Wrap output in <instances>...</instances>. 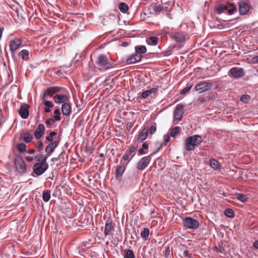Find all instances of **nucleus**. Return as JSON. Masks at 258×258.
I'll use <instances>...</instances> for the list:
<instances>
[{"instance_id":"obj_1","label":"nucleus","mask_w":258,"mask_h":258,"mask_svg":"<svg viewBox=\"0 0 258 258\" xmlns=\"http://www.w3.org/2000/svg\"><path fill=\"white\" fill-rule=\"evenodd\" d=\"M203 142L202 137L200 135H193L186 138L185 140V148L187 151L194 150Z\"/></svg>"},{"instance_id":"obj_2","label":"nucleus","mask_w":258,"mask_h":258,"mask_svg":"<svg viewBox=\"0 0 258 258\" xmlns=\"http://www.w3.org/2000/svg\"><path fill=\"white\" fill-rule=\"evenodd\" d=\"M170 37L173 41L178 43L184 42L189 39V36L183 31L173 32L170 34Z\"/></svg>"},{"instance_id":"obj_3","label":"nucleus","mask_w":258,"mask_h":258,"mask_svg":"<svg viewBox=\"0 0 258 258\" xmlns=\"http://www.w3.org/2000/svg\"><path fill=\"white\" fill-rule=\"evenodd\" d=\"M14 164L16 171L20 174H23L26 171V164L21 156H16L14 160Z\"/></svg>"},{"instance_id":"obj_4","label":"nucleus","mask_w":258,"mask_h":258,"mask_svg":"<svg viewBox=\"0 0 258 258\" xmlns=\"http://www.w3.org/2000/svg\"><path fill=\"white\" fill-rule=\"evenodd\" d=\"M182 224L184 227L189 229H197L200 225L198 220L189 217L183 219Z\"/></svg>"},{"instance_id":"obj_5","label":"nucleus","mask_w":258,"mask_h":258,"mask_svg":"<svg viewBox=\"0 0 258 258\" xmlns=\"http://www.w3.org/2000/svg\"><path fill=\"white\" fill-rule=\"evenodd\" d=\"M236 10V8L234 4H229L227 5H221L216 8V12L218 14L227 11L229 15H232Z\"/></svg>"},{"instance_id":"obj_6","label":"nucleus","mask_w":258,"mask_h":258,"mask_svg":"<svg viewBox=\"0 0 258 258\" xmlns=\"http://www.w3.org/2000/svg\"><path fill=\"white\" fill-rule=\"evenodd\" d=\"M48 167V164L46 162V158L43 160V162L37 163L33 165L34 172L38 175L42 174Z\"/></svg>"},{"instance_id":"obj_7","label":"nucleus","mask_w":258,"mask_h":258,"mask_svg":"<svg viewBox=\"0 0 258 258\" xmlns=\"http://www.w3.org/2000/svg\"><path fill=\"white\" fill-rule=\"evenodd\" d=\"M212 87L213 84L211 83L202 81L195 86V89L199 93H202L210 90Z\"/></svg>"},{"instance_id":"obj_8","label":"nucleus","mask_w":258,"mask_h":258,"mask_svg":"<svg viewBox=\"0 0 258 258\" xmlns=\"http://www.w3.org/2000/svg\"><path fill=\"white\" fill-rule=\"evenodd\" d=\"M96 63L106 70L112 68V63L108 61L107 57L104 54H101L98 57Z\"/></svg>"},{"instance_id":"obj_9","label":"nucleus","mask_w":258,"mask_h":258,"mask_svg":"<svg viewBox=\"0 0 258 258\" xmlns=\"http://www.w3.org/2000/svg\"><path fill=\"white\" fill-rule=\"evenodd\" d=\"M244 75V70L241 68L234 67L228 72V76L235 78H240Z\"/></svg>"},{"instance_id":"obj_10","label":"nucleus","mask_w":258,"mask_h":258,"mask_svg":"<svg viewBox=\"0 0 258 258\" xmlns=\"http://www.w3.org/2000/svg\"><path fill=\"white\" fill-rule=\"evenodd\" d=\"M21 44V40L17 38H15L10 41V48L13 56L14 57L15 51L19 48Z\"/></svg>"},{"instance_id":"obj_11","label":"nucleus","mask_w":258,"mask_h":258,"mask_svg":"<svg viewBox=\"0 0 258 258\" xmlns=\"http://www.w3.org/2000/svg\"><path fill=\"white\" fill-rule=\"evenodd\" d=\"M60 90V88L58 87H51L47 88L44 92L42 96L43 101L47 100L49 97H51L53 95Z\"/></svg>"},{"instance_id":"obj_12","label":"nucleus","mask_w":258,"mask_h":258,"mask_svg":"<svg viewBox=\"0 0 258 258\" xmlns=\"http://www.w3.org/2000/svg\"><path fill=\"white\" fill-rule=\"evenodd\" d=\"M151 160V155L142 158L138 162L137 168L138 170H143L146 168Z\"/></svg>"},{"instance_id":"obj_13","label":"nucleus","mask_w":258,"mask_h":258,"mask_svg":"<svg viewBox=\"0 0 258 258\" xmlns=\"http://www.w3.org/2000/svg\"><path fill=\"white\" fill-rule=\"evenodd\" d=\"M136 149L137 148L133 146H130L129 150L126 151L125 153L123 155L121 160L123 162L127 161V163H128L135 156V152Z\"/></svg>"},{"instance_id":"obj_14","label":"nucleus","mask_w":258,"mask_h":258,"mask_svg":"<svg viewBox=\"0 0 258 258\" xmlns=\"http://www.w3.org/2000/svg\"><path fill=\"white\" fill-rule=\"evenodd\" d=\"M239 14L241 15H246L250 10V6L244 1H240L238 3Z\"/></svg>"},{"instance_id":"obj_15","label":"nucleus","mask_w":258,"mask_h":258,"mask_svg":"<svg viewBox=\"0 0 258 258\" xmlns=\"http://www.w3.org/2000/svg\"><path fill=\"white\" fill-rule=\"evenodd\" d=\"M183 113V106L181 104H177L174 112V119L177 121L180 120Z\"/></svg>"},{"instance_id":"obj_16","label":"nucleus","mask_w":258,"mask_h":258,"mask_svg":"<svg viewBox=\"0 0 258 258\" xmlns=\"http://www.w3.org/2000/svg\"><path fill=\"white\" fill-rule=\"evenodd\" d=\"M114 229V224L113 223L112 220L108 219L106 221L104 235L105 236L110 235L111 232Z\"/></svg>"},{"instance_id":"obj_17","label":"nucleus","mask_w":258,"mask_h":258,"mask_svg":"<svg viewBox=\"0 0 258 258\" xmlns=\"http://www.w3.org/2000/svg\"><path fill=\"white\" fill-rule=\"evenodd\" d=\"M19 113L22 118L26 119L28 118L29 115V106L27 104H23L21 105Z\"/></svg>"},{"instance_id":"obj_18","label":"nucleus","mask_w":258,"mask_h":258,"mask_svg":"<svg viewBox=\"0 0 258 258\" xmlns=\"http://www.w3.org/2000/svg\"><path fill=\"white\" fill-rule=\"evenodd\" d=\"M45 126L42 123H40L34 132V136L36 139H40L44 134Z\"/></svg>"},{"instance_id":"obj_19","label":"nucleus","mask_w":258,"mask_h":258,"mask_svg":"<svg viewBox=\"0 0 258 258\" xmlns=\"http://www.w3.org/2000/svg\"><path fill=\"white\" fill-rule=\"evenodd\" d=\"M53 99L54 102L57 104L67 103V101L69 99L68 96L62 94H56L54 97Z\"/></svg>"},{"instance_id":"obj_20","label":"nucleus","mask_w":258,"mask_h":258,"mask_svg":"<svg viewBox=\"0 0 258 258\" xmlns=\"http://www.w3.org/2000/svg\"><path fill=\"white\" fill-rule=\"evenodd\" d=\"M120 162L122 165H118L116 167V177L117 178H119L122 176L125 169V165L127 164V163H125L122 160Z\"/></svg>"},{"instance_id":"obj_21","label":"nucleus","mask_w":258,"mask_h":258,"mask_svg":"<svg viewBox=\"0 0 258 258\" xmlns=\"http://www.w3.org/2000/svg\"><path fill=\"white\" fill-rule=\"evenodd\" d=\"M59 142L54 141L49 143L45 148V152L49 156L54 150V149L58 146Z\"/></svg>"},{"instance_id":"obj_22","label":"nucleus","mask_w":258,"mask_h":258,"mask_svg":"<svg viewBox=\"0 0 258 258\" xmlns=\"http://www.w3.org/2000/svg\"><path fill=\"white\" fill-rule=\"evenodd\" d=\"M142 58V55L135 53L130 56L126 60L127 64H133L139 61Z\"/></svg>"},{"instance_id":"obj_23","label":"nucleus","mask_w":258,"mask_h":258,"mask_svg":"<svg viewBox=\"0 0 258 258\" xmlns=\"http://www.w3.org/2000/svg\"><path fill=\"white\" fill-rule=\"evenodd\" d=\"M61 110L64 115H69L72 110V107L70 103H64L61 106Z\"/></svg>"},{"instance_id":"obj_24","label":"nucleus","mask_w":258,"mask_h":258,"mask_svg":"<svg viewBox=\"0 0 258 258\" xmlns=\"http://www.w3.org/2000/svg\"><path fill=\"white\" fill-rule=\"evenodd\" d=\"M159 38L156 36H150L146 39V42L149 45L156 46L158 44Z\"/></svg>"},{"instance_id":"obj_25","label":"nucleus","mask_w":258,"mask_h":258,"mask_svg":"<svg viewBox=\"0 0 258 258\" xmlns=\"http://www.w3.org/2000/svg\"><path fill=\"white\" fill-rule=\"evenodd\" d=\"M209 163L211 167L215 170H219L221 169V166L219 162L214 158L210 159Z\"/></svg>"},{"instance_id":"obj_26","label":"nucleus","mask_w":258,"mask_h":258,"mask_svg":"<svg viewBox=\"0 0 258 258\" xmlns=\"http://www.w3.org/2000/svg\"><path fill=\"white\" fill-rule=\"evenodd\" d=\"M148 134V128L144 127L140 133L139 135L138 140L141 141L145 140Z\"/></svg>"},{"instance_id":"obj_27","label":"nucleus","mask_w":258,"mask_h":258,"mask_svg":"<svg viewBox=\"0 0 258 258\" xmlns=\"http://www.w3.org/2000/svg\"><path fill=\"white\" fill-rule=\"evenodd\" d=\"M158 90L157 88H153L150 90L145 91L142 92L141 96L143 98H146L148 96L150 95L151 94L155 93Z\"/></svg>"},{"instance_id":"obj_28","label":"nucleus","mask_w":258,"mask_h":258,"mask_svg":"<svg viewBox=\"0 0 258 258\" xmlns=\"http://www.w3.org/2000/svg\"><path fill=\"white\" fill-rule=\"evenodd\" d=\"M135 53L139 54L142 55V54H144L147 51V49L144 45H137L135 47Z\"/></svg>"},{"instance_id":"obj_29","label":"nucleus","mask_w":258,"mask_h":258,"mask_svg":"<svg viewBox=\"0 0 258 258\" xmlns=\"http://www.w3.org/2000/svg\"><path fill=\"white\" fill-rule=\"evenodd\" d=\"M235 199L240 201L242 202H246L248 199V196L244 194L241 193H236L235 195Z\"/></svg>"},{"instance_id":"obj_30","label":"nucleus","mask_w":258,"mask_h":258,"mask_svg":"<svg viewBox=\"0 0 258 258\" xmlns=\"http://www.w3.org/2000/svg\"><path fill=\"white\" fill-rule=\"evenodd\" d=\"M44 105H45V107L44 108V110L46 113H49L51 111L50 108L53 107V104L51 101H48L47 100L44 101L43 102Z\"/></svg>"},{"instance_id":"obj_31","label":"nucleus","mask_w":258,"mask_h":258,"mask_svg":"<svg viewBox=\"0 0 258 258\" xmlns=\"http://www.w3.org/2000/svg\"><path fill=\"white\" fill-rule=\"evenodd\" d=\"M118 8L120 11L123 13L124 14H128V6L127 4H126L124 3H120L119 4Z\"/></svg>"},{"instance_id":"obj_32","label":"nucleus","mask_w":258,"mask_h":258,"mask_svg":"<svg viewBox=\"0 0 258 258\" xmlns=\"http://www.w3.org/2000/svg\"><path fill=\"white\" fill-rule=\"evenodd\" d=\"M22 138L25 142L29 143L32 141L33 137L28 133H25L23 134Z\"/></svg>"},{"instance_id":"obj_33","label":"nucleus","mask_w":258,"mask_h":258,"mask_svg":"<svg viewBox=\"0 0 258 258\" xmlns=\"http://www.w3.org/2000/svg\"><path fill=\"white\" fill-rule=\"evenodd\" d=\"M150 231L148 228H144L141 231V236L145 240L148 239L149 236Z\"/></svg>"},{"instance_id":"obj_34","label":"nucleus","mask_w":258,"mask_h":258,"mask_svg":"<svg viewBox=\"0 0 258 258\" xmlns=\"http://www.w3.org/2000/svg\"><path fill=\"white\" fill-rule=\"evenodd\" d=\"M149 146L146 143H144L142 147L138 150L139 154L140 155L145 154L147 153Z\"/></svg>"},{"instance_id":"obj_35","label":"nucleus","mask_w":258,"mask_h":258,"mask_svg":"<svg viewBox=\"0 0 258 258\" xmlns=\"http://www.w3.org/2000/svg\"><path fill=\"white\" fill-rule=\"evenodd\" d=\"M29 51L26 49L21 50L19 55L23 60H27L29 58Z\"/></svg>"},{"instance_id":"obj_36","label":"nucleus","mask_w":258,"mask_h":258,"mask_svg":"<svg viewBox=\"0 0 258 258\" xmlns=\"http://www.w3.org/2000/svg\"><path fill=\"white\" fill-rule=\"evenodd\" d=\"M180 132V128L179 126H175L170 130V136L174 137Z\"/></svg>"},{"instance_id":"obj_37","label":"nucleus","mask_w":258,"mask_h":258,"mask_svg":"<svg viewBox=\"0 0 258 258\" xmlns=\"http://www.w3.org/2000/svg\"><path fill=\"white\" fill-rule=\"evenodd\" d=\"M124 258H135L133 251L131 249L124 250Z\"/></svg>"},{"instance_id":"obj_38","label":"nucleus","mask_w":258,"mask_h":258,"mask_svg":"<svg viewBox=\"0 0 258 258\" xmlns=\"http://www.w3.org/2000/svg\"><path fill=\"white\" fill-rule=\"evenodd\" d=\"M42 198L43 200L45 202H47L48 201H49L50 199V191L48 190L43 191L42 194Z\"/></svg>"},{"instance_id":"obj_39","label":"nucleus","mask_w":258,"mask_h":258,"mask_svg":"<svg viewBox=\"0 0 258 258\" xmlns=\"http://www.w3.org/2000/svg\"><path fill=\"white\" fill-rule=\"evenodd\" d=\"M48 157L47 156H44L41 153L38 154L35 157V160L39 163L43 162V160L46 158V161Z\"/></svg>"},{"instance_id":"obj_40","label":"nucleus","mask_w":258,"mask_h":258,"mask_svg":"<svg viewBox=\"0 0 258 258\" xmlns=\"http://www.w3.org/2000/svg\"><path fill=\"white\" fill-rule=\"evenodd\" d=\"M54 116L53 118L54 119V121H59L61 119V117H60L61 113H60L59 109H58V108L56 109L54 111Z\"/></svg>"},{"instance_id":"obj_41","label":"nucleus","mask_w":258,"mask_h":258,"mask_svg":"<svg viewBox=\"0 0 258 258\" xmlns=\"http://www.w3.org/2000/svg\"><path fill=\"white\" fill-rule=\"evenodd\" d=\"M250 99V97L247 94H244L241 96L240 101L243 103H248Z\"/></svg>"},{"instance_id":"obj_42","label":"nucleus","mask_w":258,"mask_h":258,"mask_svg":"<svg viewBox=\"0 0 258 258\" xmlns=\"http://www.w3.org/2000/svg\"><path fill=\"white\" fill-rule=\"evenodd\" d=\"M225 214L227 217L232 218L234 216V213L231 209H227L225 211Z\"/></svg>"},{"instance_id":"obj_43","label":"nucleus","mask_w":258,"mask_h":258,"mask_svg":"<svg viewBox=\"0 0 258 258\" xmlns=\"http://www.w3.org/2000/svg\"><path fill=\"white\" fill-rule=\"evenodd\" d=\"M57 135V133L55 132H51L49 134V136L46 137V140L49 142H52L53 140V137Z\"/></svg>"},{"instance_id":"obj_44","label":"nucleus","mask_w":258,"mask_h":258,"mask_svg":"<svg viewBox=\"0 0 258 258\" xmlns=\"http://www.w3.org/2000/svg\"><path fill=\"white\" fill-rule=\"evenodd\" d=\"M17 148L20 152H23L26 149V146L24 143H20L17 145Z\"/></svg>"},{"instance_id":"obj_45","label":"nucleus","mask_w":258,"mask_h":258,"mask_svg":"<svg viewBox=\"0 0 258 258\" xmlns=\"http://www.w3.org/2000/svg\"><path fill=\"white\" fill-rule=\"evenodd\" d=\"M55 122H56V121H54V118H48L45 121V123L47 127H50Z\"/></svg>"},{"instance_id":"obj_46","label":"nucleus","mask_w":258,"mask_h":258,"mask_svg":"<svg viewBox=\"0 0 258 258\" xmlns=\"http://www.w3.org/2000/svg\"><path fill=\"white\" fill-rule=\"evenodd\" d=\"M154 146H155V148H156V150H155L153 152V153H156L161 148V147L162 146V144L160 143L159 142H156L154 143Z\"/></svg>"},{"instance_id":"obj_47","label":"nucleus","mask_w":258,"mask_h":258,"mask_svg":"<svg viewBox=\"0 0 258 258\" xmlns=\"http://www.w3.org/2000/svg\"><path fill=\"white\" fill-rule=\"evenodd\" d=\"M192 88V85L188 86L183 88L180 92L181 94H185L187 93Z\"/></svg>"},{"instance_id":"obj_48","label":"nucleus","mask_w":258,"mask_h":258,"mask_svg":"<svg viewBox=\"0 0 258 258\" xmlns=\"http://www.w3.org/2000/svg\"><path fill=\"white\" fill-rule=\"evenodd\" d=\"M170 248L169 246H165V250L163 251L164 255L166 257H168L170 255Z\"/></svg>"},{"instance_id":"obj_49","label":"nucleus","mask_w":258,"mask_h":258,"mask_svg":"<svg viewBox=\"0 0 258 258\" xmlns=\"http://www.w3.org/2000/svg\"><path fill=\"white\" fill-rule=\"evenodd\" d=\"M156 131V127L155 125H151L149 129H148V132H149L151 135L154 134Z\"/></svg>"},{"instance_id":"obj_50","label":"nucleus","mask_w":258,"mask_h":258,"mask_svg":"<svg viewBox=\"0 0 258 258\" xmlns=\"http://www.w3.org/2000/svg\"><path fill=\"white\" fill-rule=\"evenodd\" d=\"M43 145V143L41 141H38L36 144V147L40 150L42 149Z\"/></svg>"},{"instance_id":"obj_51","label":"nucleus","mask_w":258,"mask_h":258,"mask_svg":"<svg viewBox=\"0 0 258 258\" xmlns=\"http://www.w3.org/2000/svg\"><path fill=\"white\" fill-rule=\"evenodd\" d=\"M183 255L187 258H191V254L189 253V251L188 250H186L183 251Z\"/></svg>"},{"instance_id":"obj_52","label":"nucleus","mask_w":258,"mask_h":258,"mask_svg":"<svg viewBox=\"0 0 258 258\" xmlns=\"http://www.w3.org/2000/svg\"><path fill=\"white\" fill-rule=\"evenodd\" d=\"M170 136L168 135H165L164 136V140L165 141V143H168L170 141Z\"/></svg>"},{"instance_id":"obj_53","label":"nucleus","mask_w":258,"mask_h":258,"mask_svg":"<svg viewBox=\"0 0 258 258\" xmlns=\"http://www.w3.org/2000/svg\"><path fill=\"white\" fill-rule=\"evenodd\" d=\"M198 101V103L200 105L203 104L204 103H205L206 102V100L202 98H199Z\"/></svg>"},{"instance_id":"obj_54","label":"nucleus","mask_w":258,"mask_h":258,"mask_svg":"<svg viewBox=\"0 0 258 258\" xmlns=\"http://www.w3.org/2000/svg\"><path fill=\"white\" fill-rule=\"evenodd\" d=\"M26 160L28 162H31L33 160V157H31V156H27V157H26Z\"/></svg>"},{"instance_id":"obj_55","label":"nucleus","mask_w":258,"mask_h":258,"mask_svg":"<svg viewBox=\"0 0 258 258\" xmlns=\"http://www.w3.org/2000/svg\"><path fill=\"white\" fill-rule=\"evenodd\" d=\"M27 152L29 154H33L35 153V150L34 149H31L27 151Z\"/></svg>"},{"instance_id":"obj_56","label":"nucleus","mask_w":258,"mask_h":258,"mask_svg":"<svg viewBox=\"0 0 258 258\" xmlns=\"http://www.w3.org/2000/svg\"><path fill=\"white\" fill-rule=\"evenodd\" d=\"M4 29V28H0V39L2 38Z\"/></svg>"},{"instance_id":"obj_57","label":"nucleus","mask_w":258,"mask_h":258,"mask_svg":"<svg viewBox=\"0 0 258 258\" xmlns=\"http://www.w3.org/2000/svg\"><path fill=\"white\" fill-rule=\"evenodd\" d=\"M253 246L255 248H258V240L254 242Z\"/></svg>"},{"instance_id":"obj_58","label":"nucleus","mask_w":258,"mask_h":258,"mask_svg":"<svg viewBox=\"0 0 258 258\" xmlns=\"http://www.w3.org/2000/svg\"><path fill=\"white\" fill-rule=\"evenodd\" d=\"M121 45L124 47H126L128 45V43L127 42H124L122 43Z\"/></svg>"},{"instance_id":"obj_59","label":"nucleus","mask_w":258,"mask_h":258,"mask_svg":"<svg viewBox=\"0 0 258 258\" xmlns=\"http://www.w3.org/2000/svg\"><path fill=\"white\" fill-rule=\"evenodd\" d=\"M254 60L255 61H256L257 62H258V55L256 56L254 58Z\"/></svg>"},{"instance_id":"obj_60","label":"nucleus","mask_w":258,"mask_h":258,"mask_svg":"<svg viewBox=\"0 0 258 258\" xmlns=\"http://www.w3.org/2000/svg\"><path fill=\"white\" fill-rule=\"evenodd\" d=\"M162 8L158 7L157 11L160 12V11H162Z\"/></svg>"},{"instance_id":"obj_61","label":"nucleus","mask_w":258,"mask_h":258,"mask_svg":"<svg viewBox=\"0 0 258 258\" xmlns=\"http://www.w3.org/2000/svg\"><path fill=\"white\" fill-rule=\"evenodd\" d=\"M255 76L258 77V70L256 71V74H255Z\"/></svg>"},{"instance_id":"obj_62","label":"nucleus","mask_w":258,"mask_h":258,"mask_svg":"<svg viewBox=\"0 0 258 258\" xmlns=\"http://www.w3.org/2000/svg\"><path fill=\"white\" fill-rule=\"evenodd\" d=\"M82 122H83V119H81V120L80 121V123H82Z\"/></svg>"},{"instance_id":"obj_63","label":"nucleus","mask_w":258,"mask_h":258,"mask_svg":"<svg viewBox=\"0 0 258 258\" xmlns=\"http://www.w3.org/2000/svg\"><path fill=\"white\" fill-rule=\"evenodd\" d=\"M2 180V178L0 177V182Z\"/></svg>"},{"instance_id":"obj_64","label":"nucleus","mask_w":258,"mask_h":258,"mask_svg":"<svg viewBox=\"0 0 258 258\" xmlns=\"http://www.w3.org/2000/svg\"><path fill=\"white\" fill-rule=\"evenodd\" d=\"M218 28L220 29L221 28V26H218Z\"/></svg>"}]
</instances>
